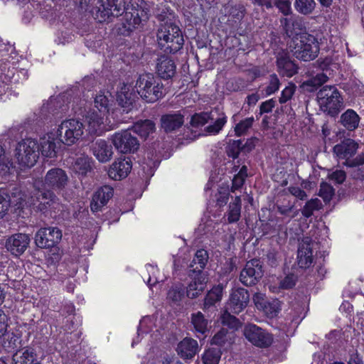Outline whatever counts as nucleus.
I'll return each instance as SVG.
<instances>
[{"label": "nucleus", "mask_w": 364, "mask_h": 364, "mask_svg": "<svg viewBox=\"0 0 364 364\" xmlns=\"http://www.w3.org/2000/svg\"><path fill=\"white\" fill-rule=\"evenodd\" d=\"M149 12V8L144 0H130L127 6L124 0H100L98 7L101 21L124 14L122 24L128 33L137 28L142 21H147Z\"/></svg>", "instance_id": "obj_1"}, {"label": "nucleus", "mask_w": 364, "mask_h": 364, "mask_svg": "<svg viewBox=\"0 0 364 364\" xmlns=\"http://www.w3.org/2000/svg\"><path fill=\"white\" fill-rule=\"evenodd\" d=\"M56 145L53 141L41 139V142L26 138L18 142L15 149V157L20 166L24 168L33 167L38 161L39 154L47 158L56 155Z\"/></svg>", "instance_id": "obj_2"}, {"label": "nucleus", "mask_w": 364, "mask_h": 364, "mask_svg": "<svg viewBox=\"0 0 364 364\" xmlns=\"http://www.w3.org/2000/svg\"><path fill=\"white\" fill-rule=\"evenodd\" d=\"M208 253L204 249L196 251L190 264L188 274L191 282L186 288V295L190 299L197 298L205 289L207 277L203 272L208 261Z\"/></svg>", "instance_id": "obj_3"}, {"label": "nucleus", "mask_w": 364, "mask_h": 364, "mask_svg": "<svg viewBox=\"0 0 364 364\" xmlns=\"http://www.w3.org/2000/svg\"><path fill=\"white\" fill-rule=\"evenodd\" d=\"M159 48L166 53L175 54L183 48L184 37L181 28L175 23L166 21L156 33Z\"/></svg>", "instance_id": "obj_4"}, {"label": "nucleus", "mask_w": 364, "mask_h": 364, "mask_svg": "<svg viewBox=\"0 0 364 364\" xmlns=\"http://www.w3.org/2000/svg\"><path fill=\"white\" fill-rule=\"evenodd\" d=\"M136 88L141 99L148 103L156 102L166 95V88L160 77L150 73L139 75Z\"/></svg>", "instance_id": "obj_5"}, {"label": "nucleus", "mask_w": 364, "mask_h": 364, "mask_svg": "<svg viewBox=\"0 0 364 364\" xmlns=\"http://www.w3.org/2000/svg\"><path fill=\"white\" fill-rule=\"evenodd\" d=\"M294 56L299 60L309 62L318 55L320 48L318 39L309 33H296L292 38Z\"/></svg>", "instance_id": "obj_6"}, {"label": "nucleus", "mask_w": 364, "mask_h": 364, "mask_svg": "<svg viewBox=\"0 0 364 364\" xmlns=\"http://www.w3.org/2000/svg\"><path fill=\"white\" fill-rule=\"evenodd\" d=\"M14 50L11 45L0 43V82L3 84L18 80L14 79L17 63L14 61L16 56Z\"/></svg>", "instance_id": "obj_7"}, {"label": "nucleus", "mask_w": 364, "mask_h": 364, "mask_svg": "<svg viewBox=\"0 0 364 364\" xmlns=\"http://www.w3.org/2000/svg\"><path fill=\"white\" fill-rule=\"evenodd\" d=\"M321 109L331 117H336L343 106L342 96L335 85H325L318 92Z\"/></svg>", "instance_id": "obj_8"}, {"label": "nucleus", "mask_w": 364, "mask_h": 364, "mask_svg": "<svg viewBox=\"0 0 364 364\" xmlns=\"http://www.w3.org/2000/svg\"><path fill=\"white\" fill-rule=\"evenodd\" d=\"M83 134V124L81 122L70 119L59 125L56 135L59 140L67 146L74 144Z\"/></svg>", "instance_id": "obj_9"}, {"label": "nucleus", "mask_w": 364, "mask_h": 364, "mask_svg": "<svg viewBox=\"0 0 364 364\" xmlns=\"http://www.w3.org/2000/svg\"><path fill=\"white\" fill-rule=\"evenodd\" d=\"M245 338L254 346L267 348L274 341L273 335L254 323H247L243 329Z\"/></svg>", "instance_id": "obj_10"}, {"label": "nucleus", "mask_w": 364, "mask_h": 364, "mask_svg": "<svg viewBox=\"0 0 364 364\" xmlns=\"http://www.w3.org/2000/svg\"><path fill=\"white\" fill-rule=\"evenodd\" d=\"M264 275L262 262L259 259L247 261L240 274V281L246 287L256 285Z\"/></svg>", "instance_id": "obj_11"}, {"label": "nucleus", "mask_w": 364, "mask_h": 364, "mask_svg": "<svg viewBox=\"0 0 364 364\" xmlns=\"http://www.w3.org/2000/svg\"><path fill=\"white\" fill-rule=\"evenodd\" d=\"M112 143L115 149L123 154L134 153L139 147L137 138L132 134L129 129L116 132L112 136Z\"/></svg>", "instance_id": "obj_12"}, {"label": "nucleus", "mask_w": 364, "mask_h": 364, "mask_svg": "<svg viewBox=\"0 0 364 364\" xmlns=\"http://www.w3.org/2000/svg\"><path fill=\"white\" fill-rule=\"evenodd\" d=\"M249 302L250 293L246 289L243 287L234 288L230 294L225 309L232 314L238 315L247 308Z\"/></svg>", "instance_id": "obj_13"}, {"label": "nucleus", "mask_w": 364, "mask_h": 364, "mask_svg": "<svg viewBox=\"0 0 364 364\" xmlns=\"http://www.w3.org/2000/svg\"><path fill=\"white\" fill-rule=\"evenodd\" d=\"M62 238V232L58 228H41L35 235V243L40 248L55 247Z\"/></svg>", "instance_id": "obj_14"}, {"label": "nucleus", "mask_w": 364, "mask_h": 364, "mask_svg": "<svg viewBox=\"0 0 364 364\" xmlns=\"http://www.w3.org/2000/svg\"><path fill=\"white\" fill-rule=\"evenodd\" d=\"M277 70L283 77H291L299 71V65L287 51L279 52L276 56Z\"/></svg>", "instance_id": "obj_15"}, {"label": "nucleus", "mask_w": 364, "mask_h": 364, "mask_svg": "<svg viewBox=\"0 0 364 364\" xmlns=\"http://www.w3.org/2000/svg\"><path fill=\"white\" fill-rule=\"evenodd\" d=\"M42 200L38 208L43 214L52 218L60 216L63 210V205L58 202V198L53 192L44 193Z\"/></svg>", "instance_id": "obj_16"}, {"label": "nucleus", "mask_w": 364, "mask_h": 364, "mask_svg": "<svg viewBox=\"0 0 364 364\" xmlns=\"http://www.w3.org/2000/svg\"><path fill=\"white\" fill-rule=\"evenodd\" d=\"M68 181V178L65 171L60 168H53L49 170L44 180L45 186L56 192L63 190Z\"/></svg>", "instance_id": "obj_17"}, {"label": "nucleus", "mask_w": 364, "mask_h": 364, "mask_svg": "<svg viewBox=\"0 0 364 364\" xmlns=\"http://www.w3.org/2000/svg\"><path fill=\"white\" fill-rule=\"evenodd\" d=\"M29 243L30 237L28 235L15 233L6 240V248L12 255L19 257L26 250Z\"/></svg>", "instance_id": "obj_18"}, {"label": "nucleus", "mask_w": 364, "mask_h": 364, "mask_svg": "<svg viewBox=\"0 0 364 364\" xmlns=\"http://www.w3.org/2000/svg\"><path fill=\"white\" fill-rule=\"evenodd\" d=\"M132 168L129 157L119 158L114 161L108 170L109 177L114 181H121L127 177Z\"/></svg>", "instance_id": "obj_19"}, {"label": "nucleus", "mask_w": 364, "mask_h": 364, "mask_svg": "<svg viewBox=\"0 0 364 364\" xmlns=\"http://www.w3.org/2000/svg\"><path fill=\"white\" fill-rule=\"evenodd\" d=\"M176 73L174 60L168 55H161L158 57L156 65V75L161 80L172 79Z\"/></svg>", "instance_id": "obj_20"}, {"label": "nucleus", "mask_w": 364, "mask_h": 364, "mask_svg": "<svg viewBox=\"0 0 364 364\" xmlns=\"http://www.w3.org/2000/svg\"><path fill=\"white\" fill-rule=\"evenodd\" d=\"M114 195V189L110 186H102L100 187L93 194L90 204L92 212H97L107 205Z\"/></svg>", "instance_id": "obj_21"}, {"label": "nucleus", "mask_w": 364, "mask_h": 364, "mask_svg": "<svg viewBox=\"0 0 364 364\" xmlns=\"http://www.w3.org/2000/svg\"><path fill=\"white\" fill-rule=\"evenodd\" d=\"M359 145L350 138H344L333 148V153L341 159L353 157L357 152Z\"/></svg>", "instance_id": "obj_22"}, {"label": "nucleus", "mask_w": 364, "mask_h": 364, "mask_svg": "<svg viewBox=\"0 0 364 364\" xmlns=\"http://www.w3.org/2000/svg\"><path fill=\"white\" fill-rule=\"evenodd\" d=\"M94 161L91 157L82 155L77 157L73 164V172L79 180H82L93 171Z\"/></svg>", "instance_id": "obj_23"}, {"label": "nucleus", "mask_w": 364, "mask_h": 364, "mask_svg": "<svg viewBox=\"0 0 364 364\" xmlns=\"http://www.w3.org/2000/svg\"><path fill=\"white\" fill-rule=\"evenodd\" d=\"M314 262L312 242L309 239L299 244L297 251V262L301 269L310 267Z\"/></svg>", "instance_id": "obj_24"}, {"label": "nucleus", "mask_w": 364, "mask_h": 364, "mask_svg": "<svg viewBox=\"0 0 364 364\" xmlns=\"http://www.w3.org/2000/svg\"><path fill=\"white\" fill-rule=\"evenodd\" d=\"M12 360L14 364H36L41 362L39 360L36 350L30 346L16 350L12 356Z\"/></svg>", "instance_id": "obj_25"}, {"label": "nucleus", "mask_w": 364, "mask_h": 364, "mask_svg": "<svg viewBox=\"0 0 364 364\" xmlns=\"http://www.w3.org/2000/svg\"><path fill=\"white\" fill-rule=\"evenodd\" d=\"M93 155L101 163L109 161L113 155L112 145L105 139H98L92 144Z\"/></svg>", "instance_id": "obj_26"}, {"label": "nucleus", "mask_w": 364, "mask_h": 364, "mask_svg": "<svg viewBox=\"0 0 364 364\" xmlns=\"http://www.w3.org/2000/svg\"><path fill=\"white\" fill-rule=\"evenodd\" d=\"M161 127L165 132L169 133L181 128L184 123V116L180 112L166 114L161 118Z\"/></svg>", "instance_id": "obj_27"}, {"label": "nucleus", "mask_w": 364, "mask_h": 364, "mask_svg": "<svg viewBox=\"0 0 364 364\" xmlns=\"http://www.w3.org/2000/svg\"><path fill=\"white\" fill-rule=\"evenodd\" d=\"M198 350L197 341L192 338H185L178 344L177 352L183 359H192Z\"/></svg>", "instance_id": "obj_28"}, {"label": "nucleus", "mask_w": 364, "mask_h": 364, "mask_svg": "<svg viewBox=\"0 0 364 364\" xmlns=\"http://www.w3.org/2000/svg\"><path fill=\"white\" fill-rule=\"evenodd\" d=\"M255 305L259 310H261L268 318H274L278 316L281 311V302L278 299L267 300L262 299L256 301Z\"/></svg>", "instance_id": "obj_29"}, {"label": "nucleus", "mask_w": 364, "mask_h": 364, "mask_svg": "<svg viewBox=\"0 0 364 364\" xmlns=\"http://www.w3.org/2000/svg\"><path fill=\"white\" fill-rule=\"evenodd\" d=\"M360 121V116L353 109H348L340 117L341 124L348 132L355 131L358 127Z\"/></svg>", "instance_id": "obj_30"}, {"label": "nucleus", "mask_w": 364, "mask_h": 364, "mask_svg": "<svg viewBox=\"0 0 364 364\" xmlns=\"http://www.w3.org/2000/svg\"><path fill=\"white\" fill-rule=\"evenodd\" d=\"M154 122L151 119L137 121L134 124L132 130L141 139H146L150 134L155 131Z\"/></svg>", "instance_id": "obj_31"}, {"label": "nucleus", "mask_w": 364, "mask_h": 364, "mask_svg": "<svg viewBox=\"0 0 364 364\" xmlns=\"http://www.w3.org/2000/svg\"><path fill=\"white\" fill-rule=\"evenodd\" d=\"M105 115L106 114L95 109L87 113L85 121L87 123L88 130L90 134H97L104 122Z\"/></svg>", "instance_id": "obj_32"}, {"label": "nucleus", "mask_w": 364, "mask_h": 364, "mask_svg": "<svg viewBox=\"0 0 364 364\" xmlns=\"http://www.w3.org/2000/svg\"><path fill=\"white\" fill-rule=\"evenodd\" d=\"M191 323L193 327V331L196 334L205 336V333L208 331V321L200 311L191 314Z\"/></svg>", "instance_id": "obj_33"}, {"label": "nucleus", "mask_w": 364, "mask_h": 364, "mask_svg": "<svg viewBox=\"0 0 364 364\" xmlns=\"http://www.w3.org/2000/svg\"><path fill=\"white\" fill-rule=\"evenodd\" d=\"M18 338L13 333H4L0 336V353H7L16 348V343Z\"/></svg>", "instance_id": "obj_34"}, {"label": "nucleus", "mask_w": 364, "mask_h": 364, "mask_svg": "<svg viewBox=\"0 0 364 364\" xmlns=\"http://www.w3.org/2000/svg\"><path fill=\"white\" fill-rule=\"evenodd\" d=\"M223 286L221 284L215 285L208 291L204 299V307L209 308L214 306L222 299Z\"/></svg>", "instance_id": "obj_35"}, {"label": "nucleus", "mask_w": 364, "mask_h": 364, "mask_svg": "<svg viewBox=\"0 0 364 364\" xmlns=\"http://www.w3.org/2000/svg\"><path fill=\"white\" fill-rule=\"evenodd\" d=\"M232 313L225 309L220 316V322L223 326H227L229 329L237 331L242 323L239 318L232 314Z\"/></svg>", "instance_id": "obj_36"}, {"label": "nucleus", "mask_w": 364, "mask_h": 364, "mask_svg": "<svg viewBox=\"0 0 364 364\" xmlns=\"http://www.w3.org/2000/svg\"><path fill=\"white\" fill-rule=\"evenodd\" d=\"M248 175V168L246 165H243L239 169L238 172L234 175L232 180L231 191L240 190L244 186Z\"/></svg>", "instance_id": "obj_37"}, {"label": "nucleus", "mask_w": 364, "mask_h": 364, "mask_svg": "<svg viewBox=\"0 0 364 364\" xmlns=\"http://www.w3.org/2000/svg\"><path fill=\"white\" fill-rule=\"evenodd\" d=\"M221 355L222 351L220 348L211 347L204 351L202 360L204 364H218Z\"/></svg>", "instance_id": "obj_38"}, {"label": "nucleus", "mask_w": 364, "mask_h": 364, "mask_svg": "<svg viewBox=\"0 0 364 364\" xmlns=\"http://www.w3.org/2000/svg\"><path fill=\"white\" fill-rule=\"evenodd\" d=\"M294 6L298 13L306 16L312 14L316 2L314 0H294Z\"/></svg>", "instance_id": "obj_39"}, {"label": "nucleus", "mask_w": 364, "mask_h": 364, "mask_svg": "<svg viewBox=\"0 0 364 364\" xmlns=\"http://www.w3.org/2000/svg\"><path fill=\"white\" fill-rule=\"evenodd\" d=\"M241 215V200L240 197H236L235 201L230 204L228 213V221L229 223L237 222Z\"/></svg>", "instance_id": "obj_40"}, {"label": "nucleus", "mask_w": 364, "mask_h": 364, "mask_svg": "<svg viewBox=\"0 0 364 364\" xmlns=\"http://www.w3.org/2000/svg\"><path fill=\"white\" fill-rule=\"evenodd\" d=\"M328 77L325 73H317L315 76L305 80L303 82V86L306 87H309V90L314 91L323 85L328 80Z\"/></svg>", "instance_id": "obj_41"}, {"label": "nucleus", "mask_w": 364, "mask_h": 364, "mask_svg": "<svg viewBox=\"0 0 364 364\" xmlns=\"http://www.w3.org/2000/svg\"><path fill=\"white\" fill-rule=\"evenodd\" d=\"M321 207V203L318 198H311L308 200L303 208L301 209V214L304 218H310L315 210H318Z\"/></svg>", "instance_id": "obj_42"}, {"label": "nucleus", "mask_w": 364, "mask_h": 364, "mask_svg": "<svg viewBox=\"0 0 364 364\" xmlns=\"http://www.w3.org/2000/svg\"><path fill=\"white\" fill-rule=\"evenodd\" d=\"M255 119L253 117H247L240 121L235 127V134L237 136L245 135L252 127Z\"/></svg>", "instance_id": "obj_43"}, {"label": "nucleus", "mask_w": 364, "mask_h": 364, "mask_svg": "<svg viewBox=\"0 0 364 364\" xmlns=\"http://www.w3.org/2000/svg\"><path fill=\"white\" fill-rule=\"evenodd\" d=\"M335 194V189L327 182H321L318 196L323 200L325 203L330 202Z\"/></svg>", "instance_id": "obj_44"}, {"label": "nucleus", "mask_w": 364, "mask_h": 364, "mask_svg": "<svg viewBox=\"0 0 364 364\" xmlns=\"http://www.w3.org/2000/svg\"><path fill=\"white\" fill-rule=\"evenodd\" d=\"M296 91V85L294 82H289L288 85L282 90L281 96L279 97V102L281 105L286 104L292 98Z\"/></svg>", "instance_id": "obj_45"}, {"label": "nucleus", "mask_w": 364, "mask_h": 364, "mask_svg": "<svg viewBox=\"0 0 364 364\" xmlns=\"http://www.w3.org/2000/svg\"><path fill=\"white\" fill-rule=\"evenodd\" d=\"M226 123L227 117L224 113H222L221 116L216 119L212 124L206 127L205 131L210 134H217L223 129Z\"/></svg>", "instance_id": "obj_46"}, {"label": "nucleus", "mask_w": 364, "mask_h": 364, "mask_svg": "<svg viewBox=\"0 0 364 364\" xmlns=\"http://www.w3.org/2000/svg\"><path fill=\"white\" fill-rule=\"evenodd\" d=\"M241 151H242L241 139L230 141L226 147L227 155L233 159H237Z\"/></svg>", "instance_id": "obj_47"}, {"label": "nucleus", "mask_w": 364, "mask_h": 364, "mask_svg": "<svg viewBox=\"0 0 364 364\" xmlns=\"http://www.w3.org/2000/svg\"><path fill=\"white\" fill-rule=\"evenodd\" d=\"M281 82L277 74L273 73L269 75V82L264 89L266 96H270L276 93L280 87Z\"/></svg>", "instance_id": "obj_48"}, {"label": "nucleus", "mask_w": 364, "mask_h": 364, "mask_svg": "<svg viewBox=\"0 0 364 364\" xmlns=\"http://www.w3.org/2000/svg\"><path fill=\"white\" fill-rule=\"evenodd\" d=\"M210 119V113L200 112L195 113L191 119V124L193 127H199L205 125Z\"/></svg>", "instance_id": "obj_49"}, {"label": "nucleus", "mask_w": 364, "mask_h": 364, "mask_svg": "<svg viewBox=\"0 0 364 364\" xmlns=\"http://www.w3.org/2000/svg\"><path fill=\"white\" fill-rule=\"evenodd\" d=\"M95 107L98 112L104 114L109 112V100L104 95V93H100L96 95L95 98Z\"/></svg>", "instance_id": "obj_50"}, {"label": "nucleus", "mask_w": 364, "mask_h": 364, "mask_svg": "<svg viewBox=\"0 0 364 364\" xmlns=\"http://www.w3.org/2000/svg\"><path fill=\"white\" fill-rule=\"evenodd\" d=\"M11 205V198L8 193L0 191V219L7 213Z\"/></svg>", "instance_id": "obj_51"}, {"label": "nucleus", "mask_w": 364, "mask_h": 364, "mask_svg": "<svg viewBox=\"0 0 364 364\" xmlns=\"http://www.w3.org/2000/svg\"><path fill=\"white\" fill-rule=\"evenodd\" d=\"M185 289L182 284H177L173 287L168 291V298L173 301H179L183 298Z\"/></svg>", "instance_id": "obj_52"}, {"label": "nucleus", "mask_w": 364, "mask_h": 364, "mask_svg": "<svg viewBox=\"0 0 364 364\" xmlns=\"http://www.w3.org/2000/svg\"><path fill=\"white\" fill-rule=\"evenodd\" d=\"M227 341V331L224 329H220L211 338V345H215L218 348L223 346Z\"/></svg>", "instance_id": "obj_53"}, {"label": "nucleus", "mask_w": 364, "mask_h": 364, "mask_svg": "<svg viewBox=\"0 0 364 364\" xmlns=\"http://www.w3.org/2000/svg\"><path fill=\"white\" fill-rule=\"evenodd\" d=\"M276 106V101L274 98L262 102L259 105V112L256 114L257 118L266 113H270Z\"/></svg>", "instance_id": "obj_54"}, {"label": "nucleus", "mask_w": 364, "mask_h": 364, "mask_svg": "<svg viewBox=\"0 0 364 364\" xmlns=\"http://www.w3.org/2000/svg\"><path fill=\"white\" fill-rule=\"evenodd\" d=\"M274 6L284 16H289L292 13L289 0H274Z\"/></svg>", "instance_id": "obj_55"}, {"label": "nucleus", "mask_w": 364, "mask_h": 364, "mask_svg": "<svg viewBox=\"0 0 364 364\" xmlns=\"http://www.w3.org/2000/svg\"><path fill=\"white\" fill-rule=\"evenodd\" d=\"M364 164V154L358 155L355 158H347L343 162V165L349 168H357Z\"/></svg>", "instance_id": "obj_56"}, {"label": "nucleus", "mask_w": 364, "mask_h": 364, "mask_svg": "<svg viewBox=\"0 0 364 364\" xmlns=\"http://www.w3.org/2000/svg\"><path fill=\"white\" fill-rule=\"evenodd\" d=\"M230 193L228 190L220 189L215 194L216 204L219 207L225 205L229 200Z\"/></svg>", "instance_id": "obj_57"}, {"label": "nucleus", "mask_w": 364, "mask_h": 364, "mask_svg": "<svg viewBox=\"0 0 364 364\" xmlns=\"http://www.w3.org/2000/svg\"><path fill=\"white\" fill-rule=\"evenodd\" d=\"M296 279L294 274H288L280 282L279 287L283 289H291L296 285Z\"/></svg>", "instance_id": "obj_58"}, {"label": "nucleus", "mask_w": 364, "mask_h": 364, "mask_svg": "<svg viewBox=\"0 0 364 364\" xmlns=\"http://www.w3.org/2000/svg\"><path fill=\"white\" fill-rule=\"evenodd\" d=\"M328 178L337 184H342L346 179V173L343 170H336L329 174Z\"/></svg>", "instance_id": "obj_59"}, {"label": "nucleus", "mask_w": 364, "mask_h": 364, "mask_svg": "<svg viewBox=\"0 0 364 364\" xmlns=\"http://www.w3.org/2000/svg\"><path fill=\"white\" fill-rule=\"evenodd\" d=\"M267 263L272 267H275L278 265V252L274 250H269L266 255Z\"/></svg>", "instance_id": "obj_60"}, {"label": "nucleus", "mask_w": 364, "mask_h": 364, "mask_svg": "<svg viewBox=\"0 0 364 364\" xmlns=\"http://www.w3.org/2000/svg\"><path fill=\"white\" fill-rule=\"evenodd\" d=\"M289 193L300 200H304L307 195L306 193L298 186L289 187Z\"/></svg>", "instance_id": "obj_61"}, {"label": "nucleus", "mask_w": 364, "mask_h": 364, "mask_svg": "<svg viewBox=\"0 0 364 364\" xmlns=\"http://www.w3.org/2000/svg\"><path fill=\"white\" fill-rule=\"evenodd\" d=\"M7 316L4 312V311L0 309V336L4 335V333L7 331Z\"/></svg>", "instance_id": "obj_62"}, {"label": "nucleus", "mask_w": 364, "mask_h": 364, "mask_svg": "<svg viewBox=\"0 0 364 364\" xmlns=\"http://www.w3.org/2000/svg\"><path fill=\"white\" fill-rule=\"evenodd\" d=\"M255 140L256 138L252 137L247 139L245 144L242 142V151L249 153L255 148Z\"/></svg>", "instance_id": "obj_63"}, {"label": "nucleus", "mask_w": 364, "mask_h": 364, "mask_svg": "<svg viewBox=\"0 0 364 364\" xmlns=\"http://www.w3.org/2000/svg\"><path fill=\"white\" fill-rule=\"evenodd\" d=\"M294 208V205L291 204L290 202H288L287 205H278L277 210L278 212L283 215H288Z\"/></svg>", "instance_id": "obj_64"}]
</instances>
